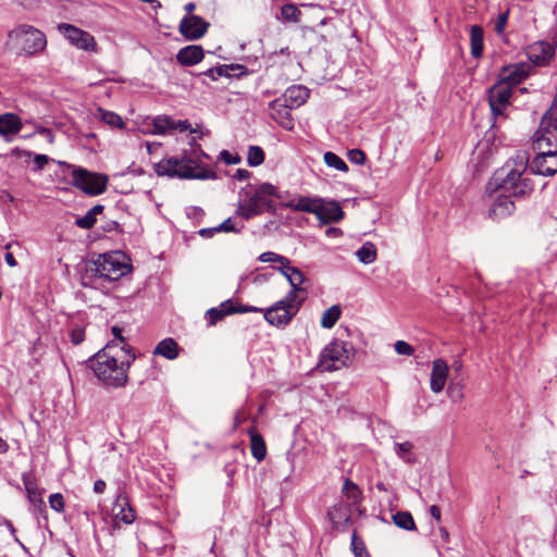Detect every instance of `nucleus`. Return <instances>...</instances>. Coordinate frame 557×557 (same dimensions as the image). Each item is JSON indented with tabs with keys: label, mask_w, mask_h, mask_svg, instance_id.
Listing matches in <instances>:
<instances>
[{
	"label": "nucleus",
	"mask_w": 557,
	"mask_h": 557,
	"mask_svg": "<svg viewBox=\"0 0 557 557\" xmlns=\"http://www.w3.org/2000/svg\"><path fill=\"white\" fill-rule=\"evenodd\" d=\"M135 358L129 345L120 346L112 341L95 354L88 362L95 375L104 385L116 388L127 383V371Z\"/></svg>",
	"instance_id": "f257e3e1"
},
{
	"label": "nucleus",
	"mask_w": 557,
	"mask_h": 557,
	"mask_svg": "<svg viewBox=\"0 0 557 557\" xmlns=\"http://www.w3.org/2000/svg\"><path fill=\"white\" fill-rule=\"evenodd\" d=\"M158 176L177 177L183 180H214L216 174L203 168L196 166L190 159L171 157L153 164Z\"/></svg>",
	"instance_id": "f03ea898"
},
{
	"label": "nucleus",
	"mask_w": 557,
	"mask_h": 557,
	"mask_svg": "<svg viewBox=\"0 0 557 557\" xmlns=\"http://www.w3.org/2000/svg\"><path fill=\"white\" fill-rule=\"evenodd\" d=\"M129 264L121 251H112L99 255L87 267V273L95 277L115 282L129 272Z\"/></svg>",
	"instance_id": "7ed1b4c3"
},
{
	"label": "nucleus",
	"mask_w": 557,
	"mask_h": 557,
	"mask_svg": "<svg viewBox=\"0 0 557 557\" xmlns=\"http://www.w3.org/2000/svg\"><path fill=\"white\" fill-rule=\"evenodd\" d=\"M9 39L14 47L23 54L34 55L47 47L46 35L38 28L30 25H20L9 33Z\"/></svg>",
	"instance_id": "20e7f679"
},
{
	"label": "nucleus",
	"mask_w": 557,
	"mask_h": 557,
	"mask_svg": "<svg viewBox=\"0 0 557 557\" xmlns=\"http://www.w3.org/2000/svg\"><path fill=\"white\" fill-rule=\"evenodd\" d=\"M354 355L355 348L350 343L335 339L321 352L320 366L325 371H335L346 366Z\"/></svg>",
	"instance_id": "39448f33"
},
{
	"label": "nucleus",
	"mask_w": 557,
	"mask_h": 557,
	"mask_svg": "<svg viewBox=\"0 0 557 557\" xmlns=\"http://www.w3.org/2000/svg\"><path fill=\"white\" fill-rule=\"evenodd\" d=\"M72 184L89 196H98L106 191L108 177L83 168L73 166Z\"/></svg>",
	"instance_id": "423d86ee"
},
{
	"label": "nucleus",
	"mask_w": 557,
	"mask_h": 557,
	"mask_svg": "<svg viewBox=\"0 0 557 557\" xmlns=\"http://www.w3.org/2000/svg\"><path fill=\"white\" fill-rule=\"evenodd\" d=\"M497 190L508 194L516 200L528 198L534 190V184L530 176H518L515 173H505L503 177H497Z\"/></svg>",
	"instance_id": "0eeeda50"
},
{
	"label": "nucleus",
	"mask_w": 557,
	"mask_h": 557,
	"mask_svg": "<svg viewBox=\"0 0 557 557\" xmlns=\"http://www.w3.org/2000/svg\"><path fill=\"white\" fill-rule=\"evenodd\" d=\"M58 29L77 49L97 52L95 37L88 32L67 23L59 24Z\"/></svg>",
	"instance_id": "6e6552de"
},
{
	"label": "nucleus",
	"mask_w": 557,
	"mask_h": 557,
	"mask_svg": "<svg viewBox=\"0 0 557 557\" xmlns=\"http://www.w3.org/2000/svg\"><path fill=\"white\" fill-rule=\"evenodd\" d=\"M512 97V89L497 82L488 89V104L492 111L493 117L496 120L499 116H504L506 109L510 106V99Z\"/></svg>",
	"instance_id": "1a4fd4ad"
},
{
	"label": "nucleus",
	"mask_w": 557,
	"mask_h": 557,
	"mask_svg": "<svg viewBox=\"0 0 557 557\" xmlns=\"http://www.w3.org/2000/svg\"><path fill=\"white\" fill-rule=\"evenodd\" d=\"M532 71L529 63L519 62L502 66L497 79L508 85L511 89L524 82Z\"/></svg>",
	"instance_id": "9d476101"
},
{
	"label": "nucleus",
	"mask_w": 557,
	"mask_h": 557,
	"mask_svg": "<svg viewBox=\"0 0 557 557\" xmlns=\"http://www.w3.org/2000/svg\"><path fill=\"white\" fill-rule=\"evenodd\" d=\"M209 26L201 16L189 14L181 20L178 30L185 39L197 40L206 35Z\"/></svg>",
	"instance_id": "9b49d317"
},
{
	"label": "nucleus",
	"mask_w": 557,
	"mask_h": 557,
	"mask_svg": "<svg viewBox=\"0 0 557 557\" xmlns=\"http://www.w3.org/2000/svg\"><path fill=\"white\" fill-rule=\"evenodd\" d=\"M22 481L26 491L27 499L30 503L32 511L35 515L47 519V507L42 499L44 490L38 488L36 481L30 474L24 473L22 475Z\"/></svg>",
	"instance_id": "f8f14e48"
},
{
	"label": "nucleus",
	"mask_w": 557,
	"mask_h": 557,
	"mask_svg": "<svg viewBox=\"0 0 557 557\" xmlns=\"http://www.w3.org/2000/svg\"><path fill=\"white\" fill-rule=\"evenodd\" d=\"M530 62L537 66H545L555 55V46L548 41L539 40L525 48Z\"/></svg>",
	"instance_id": "ddd939ff"
},
{
	"label": "nucleus",
	"mask_w": 557,
	"mask_h": 557,
	"mask_svg": "<svg viewBox=\"0 0 557 557\" xmlns=\"http://www.w3.org/2000/svg\"><path fill=\"white\" fill-rule=\"evenodd\" d=\"M516 210V199L504 194L497 188L495 189V197L488 210V215L493 220H502L511 215Z\"/></svg>",
	"instance_id": "4468645a"
},
{
	"label": "nucleus",
	"mask_w": 557,
	"mask_h": 557,
	"mask_svg": "<svg viewBox=\"0 0 557 557\" xmlns=\"http://www.w3.org/2000/svg\"><path fill=\"white\" fill-rule=\"evenodd\" d=\"M344 211L336 200L321 198L319 213L315 214L321 224L338 223L344 219Z\"/></svg>",
	"instance_id": "2eb2a0df"
},
{
	"label": "nucleus",
	"mask_w": 557,
	"mask_h": 557,
	"mask_svg": "<svg viewBox=\"0 0 557 557\" xmlns=\"http://www.w3.org/2000/svg\"><path fill=\"white\" fill-rule=\"evenodd\" d=\"M265 210L273 211V202H264L256 194H252L243 203H239V207L236 212L245 220H249L256 215L261 214Z\"/></svg>",
	"instance_id": "dca6fc26"
},
{
	"label": "nucleus",
	"mask_w": 557,
	"mask_h": 557,
	"mask_svg": "<svg viewBox=\"0 0 557 557\" xmlns=\"http://www.w3.org/2000/svg\"><path fill=\"white\" fill-rule=\"evenodd\" d=\"M557 173V152L549 150L536 154L531 163V174L552 176Z\"/></svg>",
	"instance_id": "f3484780"
},
{
	"label": "nucleus",
	"mask_w": 557,
	"mask_h": 557,
	"mask_svg": "<svg viewBox=\"0 0 557 557\" xmlns=\"http://www.w3.org/2000/svg\"><path fill=\"white\" fill-rule=\"evenodd\" d=\"M296 314L297 309H295V307H292L288 310L282 306H278L277 302H274L270 308L264 310L265 321L269 324L281 329L288 325Z\"/></svg>",
	"instance_id": "a211bd4d"
},
{
	"label": "nucleus",
	"mask_w": 557,
	"mask_h": 557,
	"mask_svg": "<svg viewBox=\"0 0 557 557\" xmlns=\"http://www.w3.org/2000/svg\"><path fill=\"white\" fill-rule=\"evenodd\" d=\"M270 116L284 129L292 131L294 128V120L289 108L282 99H275L269 103Z\"/></svg>",
	"instance_id": "6ab92c4d"
},
{
	"label": "nucleus",
	"mask_w": 557,
	"mask_h": 557,
	"mask_svg": "<svg viewBox=\"0 0 557 557\" xmlns=\"http://www.w3.org/2000/svg\"><path fill=\"white\" fill-rule=\"evenodd\" d=\"M543 139L548 144L549 152H557V126L553 125L549 115H544L541 120L539 129L533 136V140Z\"/></svg>",
	"instance_id": "aec40b11"
},
{
	"label": "nucleus",
	"mask_w": 557,
	"mask_h": 557,
	"mask_svg": "<svg viewBox=\"0 0 557 557\" xmlns=\"http://www.w3.org/2000/svg\"><path fill=\"white\" fill-rule=\"evenodd\" d=\"M205 58V50L199 45H189L181 48L176 53V61L182 66H194Z\"/></svg>",
	"instance_id": "412c9836"
},
{
	"label": "nucleus",
	"mask_w": 557,
	"mask_h": 557,
	"mask_svg": "<svg viewBox=\"0 0 557 557\" xmlns=\"http://www.w3.org/2000/svg\"><path fill=\"white\" fill-rule=\"evenodd\" d=\"M530 154L527 150H519L502 168V172L515 173L518 176H529L527 173Z\"/></svg>",
	"instance_id": "4be33fe9"
},
{
	"label": "nucleus",
	"mask_w": 557,
	"mask_h": 557,
	"mask_svg": "<svg viewBox=\"0 0 557 557\" xmlns=\"http://www.w3.org/2000/svg\"><path fill=\"white\" fill-rule=\"evenodd\" d=\"M320 201L321 197L299 196L298 198L292 199L282 206L293 211L312 213L315 215L319 213Z\"/></svg>",
	"instance_id": "5701e85b"
},
{
	"label": "nucleus",
	"mask_w": 557,
	"mask_h": 557,
	"mask_svg": "<svg viewBox=\"0 0 557 557\" xmlns=\"http://www.w3.org/2000/svg\"><path fill=\"white\" fill-rule=\"evenodd\" d=\"M448 375V366L443 359H436L433 361L430 387L432 392L440 393L444 389Z\"/></svg>",
	"instance_id": "b1692460"
},
{
	"label": "nucleus",
	"mask_w": 557,
	"mask_h": 557,
	"mask_svg": "<svg viewBox=\"0 0 557 557\" xmlns=\"http://www.w3.org/2000/svg\"><path fill=\"white\" fill-rule=\"evenodd\" d=\"M309 96L310 90L307 87L302 85H293L285 90L280 99L288 104L289 108L295 109L304 104L308 100Z\"/></svg>",
	"instance_id": "393cba45"
},
{
	"label": "nucleus",
	"mask_w": 557,
	"mask_h": 557,
	"mask_svg": "<svg viewBox=\"0 0 557 557\" xmlns=\"http://www.w3.org/2000/svg\"><path fill=\"white\" fill-rule=\"evenodd\" d=\"M235 313V305L232 299H227L220 304L218 307L210 308L207 310L205 317L210 326L215 325L219 321L224 319L226 315Z\"/></svg>",
	"instance_id": "a878e982"
},
{
	"label": "nucleus",
	"mask_w": 557,
	"mask_h": 557,
	"mask_svg": "<svg viewBox=\"0 0 557 557\" xmlns=\"http://www.w3.org/2000/svg\"><path fill=\"white\" fill-rule=\"evenodd\" d=\"M114 511V525L117 522H123L125 524H131L135 520V511L129 506L128 500L124 498H117V503L113 507Z\"/></svg>",
	"instance_id": "bb28decb"
},
{
	"label": "nucleus",
	"mask_w": 557,
	"mask_h": 557,
	"mask_svg": "<svg viewBox=\"0 0 557 557\" xmlns=\"http://www.w3.org/2000/svg\"><path fill=\"white\" fill-rule=\"evenodd\" d=\"M22 128L21 119L14 113H5L0 115V135H16Z\"/></svg>",
	"instance_id": "cd10ccee"
},
{
	"label": "nucleus",
	"mask_w": 557,
	"mask_h": 557,
	"mask_svg": "<svg viewBox=\"0 0 557 557\" xmlns=\"http://www.w3.org/2000/svg\"><path fill=\"white\" fill-rule=\"evenodd\" d=\"M471 55L479 59L484 50V30L480 25H472L470 28Z\"/></svg>",
	"instance_id": "c85d7f7f"
},
{
	"label": "nucleus",
	"mask_w": 557,
	"mask_h": 557,
	"mask_svg": "<svg viewBox=\"0 0 557 557\" xmlns=\"http://www.w3.org/2000/svg\"><path fill=\"white\" fill-rule=\"evenodd\" d=\"M290 284L292 287H301L305 283V274L298 269L289 264H282L275 268Z\"/></svg>",
	"instance_id": "c756f323"
},
{
	"label": "nucleus",
	"mask_w": 557,
	"mask_h": 557,
	"mask_svg": "<svg viewBox=\"0 0 557 557\" xmlns=\"http://www.w3.org/2000/svg\"><path fill=\"white\" fill-rule=\"evenodd\" d=\"M250 437V449L251 455L258 460L261 461L265 458L267 455V446L261 434H259L253 429L249 430Z\"/></svg>",
	"instance_id": "7c9ffc66"
},
{
	"label": "nucleus",
	"mask_w": 557,
	"mask_h": 557,
	"mask_svg": "<svg viewBox=\"0 0 557 557\" xmlns=\"http://www.w3.org/2000/svg\"><path fill=\"white\" fill-rule=\"evenodd\" d=\"M153 354L173 360L178 356V345L173 338H164L156 346Z\"/></svg>",
	"instance_id": "2f4dec72"
},
{
	"label": "nucleus",
	"mask_w": 557,
	"mask_h": 557,
	"mask_svg": "<svg viewBox=\"0 0 557 557\" xmlns=\"http://www.w3.org/2000/svg\"><path fill=\"white\" fill-rule=\"evenodd\" d=\"M327 515L333 524L346 523L350 520V509L343 503L332 506Z\"/></svg>",
	"instance_id": "473e14b6"
},
{
	"label": "nucleus",
	"mask_w": 557,
	"mask_h": 557,
	"mask_svg": "<svg viewBox=\"0 0 557 557\" xmlns=\"http://www.w3.org/2000/svg\"><path fill=\"white\" fill-rule=\"evenodd\" d=\"M151 131L154 135H164L174 131V119L166 114L158 115L152 121Z\"/></svg>",
	"instance_id": "72a5a7b5"
},
{
	"label": "nucleus",
	"mask_w": 557,
	"mask_h": 557,
	"mask_svg": "<svg viewBox=\"0 0 557 557\" xmlns=\"http://www.w3.org/2000/svg\"><path fill=\"white\" fill-rule=\"evenodd\" d=\"M342 492L348 502L347 507L356 506L360 503L361 491L351 480H345Z\"/></svg>",
	"instance_id": "f704fd0d"
},
{
	"label": "nucleus",
	"mask_w": 557,
	"mask_h": 557,
	"mask_svg": "<svg viewBox=\"0 0 557 557\" xmlns=\"http://www.w3.org/2000/svg\"><path fill=\"white\" fill-rule=\"evenodd\" d=\"M298 292H304V289L301 287H292V289L287 293V295L276 301L278 306H282L284 307L285 309H288L292 308V307H295V309H297V312L299 311L305 298L304 297H299L298 295Z\"/></svg>",
	"instance_id": "c9c22d12"
},
{
	"label": "nucleus",
	"mask_w": 557,
	"mask_h": 557,
	"mask_svg": "<svg viewBox=\"0 0 557 557\" xmlns=\"http://www.w3.org/2000/svg\"><path fill=\"white\" fill-rule=\"evenodd\" d=\"M413 444L409 441L404 443H394L395 454L408 465L416 462V457L412 454Z\"/></svg>",
	"instance_id": "e433bc0d"
},
{
	"label": "nucleus",
	"mask_w": 557,
	"mask_h": 557,
	"mask_svg": "<svg viewBox=\"0 0 557 557\" xmlns=\"http://www.w3.org/2000/svg\"><path fill=\"white\" fill-rule=\"evenodd\" d=\"M98 116L102 122L111 126L112 128L123 129L125 127V123L123 119L113 111H108L104 109H98Z\"/></svg>",
	"instance_id": "4c0bfd02"
},
{
	"label": "nucleus",
	"mask_w": 557,
	"mask_h": 557,
	"mask_svg": "<svg viewBox=\"0 0 557 557\" xmlns=\"http://www.w3.org/2000/svg\"><path fill=\"white\" fill-rule=\"evenodd\" d=\"M356 256L363 264L373 263L376 259V248L372 243L367 242L356 251Z\"/></svg>",
	"instance_id": "58836bf2"
},
{
	"label": "nucleus",
	"mask_w": 557,
	"mask_h": 557,
	"mask_svg": "<svg viewBox=\"0 0 557 557\" xmlns=\"http://www.w3.org/2000/svg\"><path fill=\"white\" fill-rule=\"evenodd\" d=\"M341 314V307L338 305H333L323 312L321 318V326L324 329H332L339 320Z\"/></svg>",
	"instance_id": "ea45409f"
},
{
	"label": "nucleus",
	"mask_w": 557,
	"mask_h": 557,
	"mask_svg": "<svg viewBox=\"0 0 557 557\" xmlns=\"http://www.w3.org/2000/svg\"><path fill=\"white\" fill-rule=\"evenodd\" d=\"M301 11L294 3H286L281 8L280 20L284 23H299Z\"/></svg>",
	"instance_id": "a19ab883"
},
{
	"label": "nucleus",
	"mask_w": 557,
	"mask_h": 557,
	"mask_svg": "<svg viewBox=\"0 0 557 557\" xmlns=\"http://www.w3.org/2000/svg\"><path fill=\"white\" fill-rule=\"evenodd\" d=\"M394 523L404 530L412 531L416 530V523L413 517L408 511H397L393 515Z\"/></svg>",
	"instance_id": "79ce46f5"
},
{
	"label": "nucleus",
	"mask_w": 557,
	"mask_h": 557,
	"mask_svg": "<svg viewBox=\"0 0 557 557\" xmlns=\"http://www.w3.org/2000/svg\"><path fill=\"white\" fill-rule=\"evenodd\" d=\"M323 159H324L325 164L330 168H333L341 172L348 171V165L346 164V162L341 157H338L335 152H332V151L325 152L323 156Z\"/></svg>",
	"instance_id": "37998d69"
},
{
	"label": "nucleus",
	"mask_w": 557,
	"mask_h": 557,
	"mask_svg": "<svg viewBox=\"0 0 557 557\" xmlns=\"http://www.w3.org/2000/svg\"><path fill=\"white\" fill-rule=\"evenodd\" d=\"M253 194L260 197L261 200L264 202H273L272 200L269 199V197H281L276 190V187L270 183L261 184Z\"/></svg>",
	"instance_id": "c03bdc74"
},
{
	"label": "nucleus",
	"mask_w": 557,
	"mask_h": 557,
	"mask_svg": "<svg viewBox=\"0 0 557 557\" xmlns=\"http://www.w3.org/2000/svg\"><path fill=\"white\" fill-rule=\"evenodd\" d=\"M264 162V151L259 146H250L247 153V163L250 166H258Z\"/></svg>",
	"instance_id": "a18cd8bd"
},
{
	"label": "nucleus",
	"mask_w": 557,
	"mask_h": 557,
	"mask_svg": "<svg viewBox=\"0 0 557 557\" xmlns=\"http://www.w3.org/2000/svg\"><path fill=\"white\" fill-rule=\"evenodd\" d=\"M258 260L260 262H273V263H277L278 267H281L282 264H289L290 263V260L282 255H278L276 252H273V251H265L263 253H261L259 257H258Z\"/></svg>",
	"instance_id": "49530a36"
},
{
	"label": "nucleus",
	"mask_w": 557,
	"mask_h": 557,
	"mask_svg": "<svg viewBox=\"0 0 557 557\" xmlns=\"http://www.w3.org/2000/svg\"><path fill=\"white\" fill-rule=\"evenodd\" d=\"M350 545L355 557H370L369 553L367 552L364 542L357 536L356 532L352 533Z\"/></svg>",
	"instance_id": "de8ad7c7"
},
{
	"label": "nucleus",
	"mask_w": 557,
	"mask_h": 557,
	"mask_svg": "<svg viewBox=\"0 0 557 557\" xmlns=\"http://www.w3.org/2000/svg\"><path fill=\"white\" fill-rule=\"evenodd\" d=\"M197 75L198 76L205 75V76H208L211 81H218L222 76L226 77V75H227L226 64L210 67L203 72L198 73Z\"/></svg>",
	"instance_id": "09e8293b"
},
{
	"label": "nucleus",
	"mask_w": 557,
	"mask_h": 557,
	"mask_svg": "<svg viewBox=\"0 0 557 557\" xmlns=\"http://www.w3.org/2000/svg\"><path fill=\"white\" fill-rule=\"evenodd\" d=\"M49 506L54 511L61 513L65 509V500L61 493H54L49 496Z\"/></svg>",
	"instance_id": "8fccbe9b"
},
{
	"label": "nucleus",
	"mask_w": 557,
	"mask_h": 557,
	"mask_svg": "<svg viewBox=\"0 0 557 557\" xmlns=\"http://www.w3.org/2000/svg\"><path fill=\"white\" fill-rule=\"evenodd\" d=\"M226 77H236L242 78L243 76H246L249 74V71L246 66L242 64H226Z\"/></svg>",
	"instance_id": "3c124183"
},
{
	"label": "nucleus",
	"mask_w": 557,
	"mask_h": 557,
	"mask_svg": "<svg viewBox=\"0 0 557 557\" xmlns=\"http://www.w3.org/2000/svg\"><path fill=\"white\" fill-rule=\"evenodd\" d=\"M70 338L73 345L82 344L85 339V329L79 324L73 325L70 331Z\"/></svg>",
	"instance_id": "603ef678"
},
{
	"label": "nucleus",
	"mask_w": 557,
	"mask_h": 557,
	"mask_svg": "<svg viewBox=\"0 0 557 557\" xmlns=\"http://www.w3.org/2000/svg\"><path fill=\"white\" fill-rule=\"evenodd\" d=\"M97 218H95L92 213L88 210L84 216L78 218L75 221V224L83 230H89L95 226Z\"/></svg>",
	"instance_id": "864d4df0"
},
{
	"label": "nucleus",
	"mask_w": 557,
	"mask_h": 557,
	"mask_svg": "<svg viewBox=\"0 0 557 557\" xmlns=\"http://www.w3.org/2000/svg\"><path fill=\"white\" fill-rule=\"evenodd\" d=\"M509 17V10H506L505 12H502L498 14L495 23H494V30L497 35H503L506 28V25L508 23Z\"/></svg>",
	"instance_id": "5fc2aeb1"
},
{
	"label": "nucleus",
	"mask_w": 557,
	"mask_h": 557,
	"mask_svg": "<svg viewBox=\"0 0 557 557\" xmlns=\"http://www.w3.org/2000/svg\"><path fill=\"white\" fill-rule=\"evenodd\" d=\"M347 156H348V160L351 163H355L358 165L364 164V162L367 160L366 153L361 149H357V148L349 150Z\"/></svg>",
	"instance_id": "6e6d98bb"
},
{
	"label": "nucleus",
	"mask_w": 557,
	"mask_h": 557,
	"mask_svg": "<svg viewBox=\"0 0 557 557\" xmlns=\"http://www.w3.org/2000/svg\"><path fill=\"white\" fill-rule=\"evenodd\" d=\"M394 347L398 355L412 356L414 352L413 347L405 341H397Z\"/></svg>",
	"instance_id": "4d7b16f0"
},
{
	"label": "nucleus",
	"mask_w": 557,
	"mask_h": 557,
	"mask_svg": "<svg viewBox=\"0 0 557 557\" xmlns=\"http://www.w3.org/2000/svg\"><path fill=\"white\" fill-rule=\"evenodd\" d=\"M220 158L226 164H238L242 161V159L238 154H233L228 150H222L220 152Z\"/></svg>",
	"instance_id": "13d9d810"
},
{
	"label": "nucleus",
	"mask_w": 557,
	"mask_h": 557,
	"mask_svg": "<svg viewBox=\"0 0 557 557\" xmlns=\"http://www.w3.org/2000/svg\"><path fill=\"white\" fill-rule=\"evenodd\" d=\"M50 161V158L46 154H35L33 163L34 170L40 171L42 170Z\"/></svg>",
	"instance_id": "bf43d9fd"
},
{
	"label": "nucleus",
	"mask_w": 557,
	"mask_h": 557,
	"mask_svg": "<svg viewBox=\"0 0 557 557\" xmlns=\"http://www.w3.org/2000/svg\"><path fill=\"white\" fill-rule=\"evenodd\" d=\"M219 232H234L239 233L240 228H237L234 224V222L228 218L225 221H223L219 226Z\"/></svg>",
	"instance_id": "052dcab7"
},
{
	"label": "nucleus",
	"mask_w": 557,
	"mask_h": 557,
	"mask_svg": "<svg viewBox=\"0 0 557 557\" xmlns=\"http://www.w3.org/2000/svg\"><path fill=\"white\" fill-rule=\"evenodd\" d=\"M178 129L180 132L189 131L190 133H195L196 131L191 128L188 120H174V131Z\"/></svg>",
	"instance_id": "680f3d73"
},
{
	"label": "nucleus",
	"mask_w": 557,
	"mask_h": 557,
	"mask_svg": "<svg viewBox=\"0 0 557 557\" xmlns=\"http://www.w3.org/2000/svg\"><path fill=\"white\" fill-rule=\"evenodd\" d=\"M263 309L250 305L235 306V313L262 312Z\"/></svg>",
	"instance_id": "e2e57ef3"
},
{
	"label": "nucleus",
	"mask_w": 557,
	"mask_h": 557,
	"mask_svg": "<svg viewBox=\"0 0 557 557\" xmlns=\"http://www.w3.org/2000/svg\"><path fill=\"white\" fill-rule=\"evenodd\" d=\"M103 231L106 232H112V231H115L117 233H122L123 230L121 227V225L116 222V221H108L104 225H103Z\"/></svg>",
	"instance_id": "0e129e2a"
},
{
	"label": "nucleus",
	"mask_w": 557,
	"mask_h": 557,
	"mask_svg": "<svg viewBox=\"0 0 557 557\" xmlns=\"http://www.w3.org/2000/svg\"><path fill=\"white\" fill-rule=\"evenodd\" d=\"M251 173L245 169H237L235 174L233 175V178L236 181H244L249 178Z\"/></svg>",
	"instance_id": "69168bd1"
},
{
	"label": "nucleus",
	"mask_w": 557,
	"mask_h": 557,
	"mask_svg": "<svg viewBox=\"0 0 557 557\" xmlns=\"http://www.w3.org/2000/svg\"><path fill=\"white\" fill-rule=\"evenodd\" d=\"M534 150L537 151V154L547 151L548 144L543 141V139L533 140Z\"/></svg>",
	"instance_id": "338daca9"
},
{
	"label": "nucleus",
	"mask_w": 557,
	"mask_h": 557,
	"mask_svg": "<svg viewBox=\"0 0 557 557\" xmlns=\"http://www.w3.org/2000/svg\"><path fill=\"white\" fill-rule=\"evenodd\" d=\"M106 487H107V483L101 479L96 480L94 483V492L97 494H102L104 492Z\"/></svg>",
	"instance_id": "774afa93"
}]
</instances>
